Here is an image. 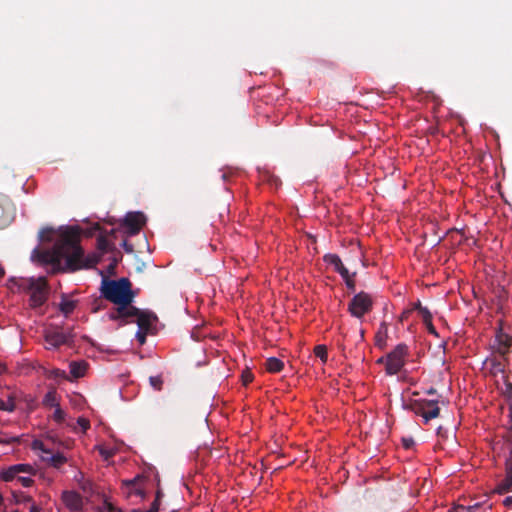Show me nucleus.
<instances>
[{
	"label": "nucleus",
	"instance_id": "nucleus-1",
	"mask_svg": "<svg viewBox=\"0 0 512 512\" xmlns=\"http://www.w3.org/2000/svg\"><path fill=\"white\" fill-rule=\"evenodd\" d=\"M31 258L41 264L50 265L53 273L91 268L99 261L95 255L84 257L80 246V231L76 227L62 230L51 249L35 248Z\"/></svg>",
	"mask_w": 512,
	"mask_h": 512
},
{
	"label": "nucleus",
	"instance_id": "nucleus-2",
	"mask_svg": "<svg viewBox=\"0 0 512 512\" xmlns=\"http://www.w3.org/2000/svg\"><path fill=\"white\" fill-rule=\"evenodd\" d=\"M100 290L103 297L116 306L119 304H131L136 296L132 290L130 280L125 277L117 280L103 278Z\"/></svg>",
	"mask_w": 512,
	"mask_h": 512
},
{
	"label": "nucleus",
	"instance_id": "nucleus-3",
	"mask_svg": "<svg viewBox=\"0 0 512 512\" xmlns=\"http://www.w3.org/2000/svg\"><path fill=\"white\" fill-rule=\"evenodd\" d=\"M18 291L29 294V306L36 309L45 304L48 298V284L44 277L10 280Z\"/></svg>",
	"mask_w": 512,
	"mask_h": 512
},
{
	"label": "nucleus",
	"instance_id": "nucleus-4",
	"mask_svg": "<svg viewBox=\"0 0 512 512\" xmlns=\"http://www.w3.org/2000/svg\"><path fill=\"white\" fill-rule=\"evenodd\" d=\"M407 409L421 416L424 423L437 418L440 415V408L437 400L415 399L411 400L407 405Z\"/></svg>",
	"mask_w": 512,
	"mask_h": 512
},
{
	"label": "nucleus",
	"instance_id": "nucleus-5",
	"mask_svg": "<svg viewBox=\"0 0 512 512\" xmlns=\"http://www.w3.org/2000/svg\"><path fill=\"white\" fill-rule=\"evenodd\" d=\"M408 352V347L405 344H398L386 358H380L379 363L385 361V370L388 375L397 374L405 364V357Z\"/></svg>",
	"mask_w": 512,
	"mask_h": 512
},
{
	"label": "nucleus",
	"instance_id": "nucleus-6",
	"mask_svg": "<svg viewBox=\"0 0 512 512\" xmlns=\"http://www.w3.org/2000/svg\"><path fill=\"white\" fill-rule=\"evenodd\" d=\"M74 337L73 328L64 329L59 326L52 327L45 331V342L52 348H59L62 345H69Z\"/></svg>",
	"mask_w": 512,
	"mask_h": 512
},
{
	"label": "nucleus",
	"instance_id": "nucleus-7",
	"mask_svg": "<svg viewBox=\"0 0 512 512\" xmlns=\"http://www.w3.org/2000/svg\"><path fill=\"white\" fill-rule=\"evenodd\" d=\"M373 308V300L370 294L361 291L354 295L348 304V311L353 317L361 319Z\"/></svg>",
	"mask_w": 512,
	"mask_h": 512
},
{
	"label": "nucleus",
	"instance_id": "nucleus-8",
	"mask_svg": "<svg viewBox=\"0 0 512 512\" xmlns=\"http://www.w3.org/2000/svg\"><path fill=\"white\" fill-rule=\"evenodd\" d=\"M140 309L131 304H119L110 313L109 319L113 321L120 320V325L129 323L130 318H137Z\"/></svg>",
	"mask_w": 512,
	"mask_h": 512
},
{
	"label": "nucleus",
	"instance_id": "nucleus-9",
	"mask_svg": "<svg viewBox=\"0 0 512 512\" xmlns=\"http://www.w3.org/2000/svg\"><path fill=\"white\" fill-rule=\"evenodd\" d=\"M145 216L141 212H129L123 221V225L128 229V234L135 235L139 233L145 224Z\"/></svg>",
	"mask_w": 512,
	"mask_h": 512
},
{
	"label": "nucleus",
	"instance_id": "nucleus-10",
	"mask_svg": "<svg viewBox=\"0 0 512 512\" xmlns=\"http://www.w3.org/2000/svg\"><path fill=\"white\" fill-rule=\"evenodd\" d=\"M62 500L66 507L71 511H79L82 509V497L75 491H65L62 494Z\"/></svg>",
	"mask_w": 512,
	"mask_h": 512
},
{
	"label": "nucleus",
	"instance_id": "nucleus-11",
	"mask_svg": "<svg viewBox=\"0 0 512 512\" xmlns=\"http://www.w3.org/2000/svg\"><path fill=\"white\" fill-rule=\"evenodd\" d=\"M11 220L10 200L7 196L0 194V229L6 227Z\"/></svg>",
	"mask_w": 512,
	"mask_h": 512
},
{
	"label": "nucleus",
	"instance_id": "nucleus-12",
	"mask_svg": "<svg viewBox=\"0 0 512 512\" xmlns=\"http://www.w3.org/2000/svg\"><path fill=\"white\" fill-rule=\"evenodd\" d=\"M157 320L155 313L148 310H140L136 318V323L141 331L148 332L152 323Z\"/></svg>",
	"mask_w": 512,
	"mask_h": 512
},
{
	"label": "nucleus",
	"instance_id": "nucleus-13",
	"mask_svg": "<svg viewBox=\"0 0 512 512\" xmlns=\"http://www.w3.org/2000/svg\"><path fill=\"white\" fill-rule=\"evenodd\" d=\"M41 457L44 462L56 469H60L68 461L63 453L57 452L54 454L51 450Z\"/></svg>",
	"mask_w": 512,
	"mask_h": 512
},
{
	"label": "nucleus",
	"instance_id": "nucleus-14",
	"mask_svg": "<svg viewBox=\"0 0 512 512\" xmlns=\"http://www.w3.org/2000/svg\"><path fill=\"white\" fill-rule=\"evenodd\" d=\"M324 261L330 265L334 266V269L337 273L341 275V277L348 276V269L343 265L340 257L337 254H326L324 256Z\"/></svg>",
	"mask_w": 512,
	"mask_h": 512
},
{
	"label": "nucleus",
	"instance_id": "nucleus-15",
	"mask_svg": "<svg viewBox=\"0 0 512 512\" xmlns=\"http://www.w3.org/2000/svg\"><path fill=\"white\" fill-rule=\"evenodd\" d=\"M512 491V462L506 469V477L500 483L497 484L495 492L498 494H505Z\"/></svg>",
	"mask_w": 512,
	"mask_h": 512
},
{
	"label": "nucleus",
	"instance_id": "nucleus-16",
	"mask_svg": "<svg viewBox=\"0 0 512 512\" xmlns=\"http://www.w3.org/2000/svg\"><path fill=\"white\" fill-rule=\"evenodd\" d=\"M388 337V327L385 322L380 324V327L375 335V345L379 348H383L386 344Z\"/></svg>",
	"mask_w": 512,
	"mask_h": 512
},
{
	"label": "nucleus",
	"instance_id": "nucleus-17",
	"mask_svg": "<svg viewBox=\"0 0 512 512\" xmlns=\"http://www.w3.org/2000/svg\"><path fill=\"white\" fill-rule=\"evenodd\" d=\"M42 405L45 408H55L59 406L60 404L57 392L55 390L48 391L42 400Z\"/></svg>",
	"mask_w": 512,
	"mask_h": 512
},
{
	"label": "nucleus",
	"instance_id": "nucleus-18",
	"mask_svg": "<svg viewBox=\"0 0 512 512\" xmlns=\"http://www.w3.org/2000/svg\"><path fill=\"white\" fill-rule=\"evenodd\" d=\"M142 480H143L142 476L137 475L136 477H134L131 480H125L123 482V484L125 486H127V488L129 489V491H128L129 494H131L133 492L136 495L143 496V490L137 486L138 483Z\"/></svg>",
	"mask_w": 512,
	"mask_h": 512
},
{
	"label": "nucleus",
	"instance_id": "nucleus-19",
	"mask_svg": "<svg viewBox=\"0 0 512 512\" xmlns=\"http://www.w3.org/2000/svg\"><path fill=\"white\" fill-rule=\"evenodd\" d=\"M76 305L77 301L68 299L63 296L61 302L59 303V309L66 317H68L74 311Z\"/></svg>",
	"mask_w": 512,
	"mask_h": 512
},
{
	"label": "nucleus",
	"instance_id": "nucleus-20",
	"mask_svg": "<svg viewBox=\"0 0 512 512\" xmlns=\"http://www.w3.org/2000/svg\"><path fill=\"white\" fill-rule=\"evenodd\" d=\"M265 367L270 373H278L283 370L284 363L276 357H270L266 360Z\"/></svg>",
	"mask_w": 512,
	"mask_h": 512
},
{
	"label": "nucleus",
	"instance_id": "nucleus-21",
	"mask_svg": "<svg viewBox=\"0 0 512 512\" xmlns=\"http://www.w3.org/2000/svg\"><path fill=\"white\" fill-rule=\"evenodd\" d=\"M87 368V364L85 362H71L70 363V373L75 378H80L84 376Z\"/></svg>",
	"mask_w": 512,
	"mask_h": 512
},
{
	"label": "nucleus",
	"instance_id": "nucleus-22",
	"mask_svg": "<svg viewBox=\"0 0 512 512\" xmlns=\"http://www.w3.org/2000/svg\"><path fill=\"white\" fill-rule=\"evenodd\" d=\"M16 409L15 399L9 395L7 400L0 398V411L13 412Z\"/></svg>",
	"mask_w": 512,
	"mask_h": 512
},
{
	"label": "nucleus",
	"instance_id": "nucleus-23",
	"mask_svg": "<svg viewBox=\"0 0 512 512\" xmlns=\"http://www.w3.org/2000/svg\"><path fill=\"white\" fill-rule=\"evenodd\" d=\"M54 233H55V231L51 227L42 228L38 234L39 240L43 241V242L44 241L50 242L53 240Z\"/></svg>",
	"mask_w": 512,
	"mask_h": 512
},
{
	"label": "nucleus",
	"instance_id": "nucleus-24",
	"mask_svg": "<svg viewBox=\"0 0 512 512\" xmlns=\"http://www.w3.org/2000/svg\"><path fill=\"white\" fill-rule=\"evenodd\" d=\"M17 477H19L18 473L14 470L13 466L8 467L7 469H5L1 472V478L5 482H9L14 479H17Z\"/></svg>",
	"mask_w": 512,
	"mask_h": 512
},
{
	"label": "nucleus",
	"instance_id": "nucleus-25",
	"mask_svg": "<svg viewBox=\"0 0 512 512\" xmlns=\"http://www.w3.org/2000/svg\"><path fill=\"white\" fill-rule=\"evenodd\" d=\"M314 354L321 359L323 363L327 362L328 353H327V347L325 345H317L314 348Z\"/></svg>",
	"mask_w": 512,
	"mask_h": 512
},
{
	"label": "nucleus",
	"instance_id": "nucleus-26",
	"mask_svg": "<svg viewBox=\"0 0 512 512\" xmlns=\"http://www.w3.org/2000/svg\"><path fill=\"white\" fill-rule=\"evenodd\" d=\"M97 248L98 250H100L102 253H105L107 252L110 248H109V241L107 239L106 236L104 235H100L98 238H97Z\"/></svg>",
	"mask_w": 512,
	"mask_h": 512
},
{
	"label": "nucleus",
	"instance_id": "nucleus-27",
	"mask_svg": "<svg viewBox=\"0 0 512 512\" xmlns=\"http://www.w3.org/2000/svg\"><path fill=\"white\" fill-rule=\"evenodd\" d=\"M14 470L19 473L34 474L35 469L29 464H16L13 465Z\"/></svg>",
	"mask_w": 512,
	"mask_h": 512
},
{
	"label": "nucleus",
	"instance_id": "nucleus-28",
	"mask_svg": "<svg viewBox=\"0 0 512 512\" xmlns=\"http://www.w3.org/2000/svg\"><path fill=\"white\" fill-rule=\"evenodd\" d=\"M0 444H14L19 443L20 438L18 436H7L6 433L0 431Z\"/></svg>",
	"mask_w": 512,
	"mask_h": 512
},
{
	"label": "nucleus",
	"instance_id": "nucleus-29",
	"mask_svg": "<svg viewBox=\"0 0 512 512\" xmlns=\"http://www.w3.org/2000/svg\"><path fill=\"white\" fill-rule=\"evenodd\" d=\"M52 418L57 423H63L66 418V413L64 410L61 409L60 405L55 407L54 413L52 415Z\"/></svg>",
	"mask_w": 512,
	"mask_h": 512
},
{
	"label": "nucleus",
	"instance_id": "nucleus-30",
	"mask_svg": "<svg viewBox=\"0 0 512 512\" xmlns=\"http://www.w3.org/2000/svg\"><path fill=\"white\" fill-rule=\"evenodd\" d=\"M150 385L157 391L162 390L163 387V379L161 376H150L149 377Z\"/></svg>",
	"mask_w": 512,
	"mask_h": 512
},
{
	"label": "nucleus",
	"instance_id": "nucleus-31",
	"mask_svg": "<svg viewBox=\"0 0 512 512\" xmlns=\"http://www.w3.org/2000/svg\"><path fill=\"white\" fill-rule=\"evenodd\" d=\"M163 496H164V494H163L162 490L160 488H158L156 491L155 499L150 505V507L155 508V510L157 512H159V508H160L161 500H162Z\"/></svg>",
	"mask_w": 512,
	"mask_h": 512
},
{
	"label": "nucleus",
	"instance_id": "nucleus-32",
	"mask_svg": "<svg viewBox=\"0 0 512 512\" xmlns=\"http://www.w3.org/2000/svg\"><path fill=\"white\" fill-rule=\"evenodd\" d=\"M15 503L22 504V503H30L32 502V498L29 495H26L24 493L13 494Z\"/></svg>",
	"mask_w": 512,
	"mask_h": 512
},
{
	"label": "nucleus",
	"instance_id": "nucleus-33",
	"mask_svg": "<svg viewBox=\"0 0 512 512\" xmlns=\"http://www.w3.org/2000/svg\"><path fill=\"white\" fill-rule=\"evenodd\" d=\"M355 275H356V272H354L353 274H350L348 272V276L342 277L345 281L347 288L351 291L355 290V281L353 279L355 277Z\"/></svg>",
	"mask_w": 512,
	"mask_h": 512
},
{
	"label": "nucleus",
	"instance_id": "nucleus-34",
	"mask_svg": "<svg viewBox=\"0 0 512 512\" xmlns=\"http://www.w3.org/2000/svg\"><path fill=\"white\" fill-rule=\"evenodd\" d=\"M77 425L83 432H86L90 428V421L85 417H79L77 419Z\"/></svg>",
	"mask_w": 512,
	"mask_h": 512
},
{
	"label": "nucleus",
	"instance_id": "nucleus-35",
	"mask_svg": "<svg viewBox=\"0 0 512 512\" xmlns=\"http://www.w3.org/2000/svg\"><path fill=\"white\" fill-rule=\"evenodd\" d=\"M458 508H461L462 512H476L481 509V505L479 503H475L474 505H458Z\"/></svg>",
	"mask_w": 512,
	"mask_h": 512
},
{
	"label": "nucleus",
	"instance_id": "nucleus-36",
	"mask_svg": "<svg viewBox=\"0 0 512 512\" xmlns=\"http://www.w3.org/2000/svg\"><path fill=\"white\" fill-rule=\"evenodd\" d=\"M32 448H33L34 450H40V451L42 452V455H45V454H46V453H48V452H49V450H50V449H47V448L44 446L43 442H42V441H40V440H35V441H33Z\"/></svg>",
	"mask_w": 512,
	"mask_h": 512
},
{
	"label": "nucleus",
	"instance_id": "nucleus-37",
	"mask_svg": "<svg viewBox=\"0 0 512 512\" xmlns=\"http://www.w3.org/2000/svg\"><path fill=\"white\" fill-rule=\"evenodd\" d=\"M419 313H420V315L422 317V320H423L424 324L432 320V314H431V312L429 311V309L427 307L420 308V312Z\"/></svg>",
	"mask_w": 512,
	"mask_h": 512
},
{
	"label": "nucleus",
	"instance_id": "nucleus-38",
	"mask_svg": "<svg viewBox=\"0 0 512 512\" xmlns=\"http://www.w3.org/2000/svg\"><path fill=\"white\" fill-rule=\"evenodd\" d=\"M244 385H248L253 380V374L250 370H244L241 375Z\"/></svg>",
	"mask_w": 512,
	"mask_h": 512
},
{
	"label": "nucleus",
	"instance_id": "nucleus-39",
	"mask_svg": "<svg viewBox=\"0 0 512 512\" xmlns=\"http://www.w3.org/2000/svg\"><path fill=\"white\" fill-rule=\"evenodd\" d=\"M17 481L23 486V487H30L33 484V479L30 477H24L19 476L17 477Z\"/></svg>",
	"mask_w": 512,
	"mask_h": 512
},
{
	"label": "nucleus",
	"instance_id": "nucleus-40",
	"mask_svg": "<svg viewBox=\"0 0 512 512\" xmlns=\"http://www.w3.org/2000/svg\"><path fill=\"white\" fill-rule=\"evenodd\" d=\"M425 326H426V328H427V330H428V332H429L430 334H433V335H435V336H438V333H437L436 328L434 327V325H433V323H432V320H431V321H429V322H427V323H425Z\"/></svg>",
	"mask_w": 512,
	"mask_h": 512
},
{
	"label": "nucleus",
	"instance_id": "nucleus-41",
	"mask_svg": "<svg viewBox=\"0 0 512 512\" xmlns=\"http://www.w3.org/2000/svg\"><path fill=\"white\" fill-rule=\"evenodd\" d=\"M402 442H403V446L406 449H409V448H411L414 445L413 438H403Z\"/></svg>",
	"mask_w": 512,
	"mask_h": 512
},
{
	"label": "nucleus",
	"instance_id": "nucleus-42",
	"mask_svg": "<svg viewBox=\"0 0 512 512\" xmlns=\"http://www.w3.org/2000/svg\"><path fill=\"white\" fill-rule=\"evenodd\" d=\"M146 333H147V332L141 331V330L139 329V331H138V332H137V334H136V337H137L138 341H139L141 344H143V343L145 342V340H146Z\"/></svg>",
	"mask_w": 512,
	"mask_h": 512
},
{
	"label": "nucleus",
	"instance_id": "nucleus-43",
	"mask_svg": "<svg viewBox=\"0 0 512 512\" xmlns=\"http://www.w3.org/2000/svg\"><path fill=\"white\" fill-rule=\"evenodd\" d=\"M122 246L126 250V252H128V253L133 252V247L130 244H128V242L126 240L123 241Z\"/></svg>",
	"mask_w": 512,
	"mask_h": 512
},
{
	"label": "nucleus",
	"instance_id": "nucleus-44",
	"mask_svg": "<svg viewBox=\"0 0 512 512\" xmlns=\"http://www.w3.org/2000/svg\"><path fill=\"white\" fill-rule=\"evenodd\" d=\"M503 504L507 507H512V496H508L504 499Z\"/></svg>",
	"mask_w": 512,
	"mask_h": 512
},
{
	"label": "nucleus",
	"instance_id": "nucleus-45",
	"mask_svg": "<svg viewBox=\"0 0 512 512\" xmlns=\"http://www.w3.org/2000/svg\"><path fill=\"white\" fill-rule=\"evenodd\" d=\"M131 512H157L155 508H149L148 510L133 509Z\"/></svg>",
	"mask_w": 512,
	"mask_h": 512
},
{
	"label": "nucleus",
	"instance_id": "nucleus-46",
	"mask_svg": "<svg viewBox=\"0 0 512 512\" xmlns=\"http://www.w3.org/2000/svg\"><path fill=\"white\" fill-rule=\"evenodd\" d=\"M29 512H40V508L33 503L30 507Z\"/></svg>",
	"mask_w": 512,
	"mask_h": 512
},
{
	"label": "nucleus",
	"instance_id": "nucleus-47",
	"mask_svg": "<svg viewBox=\"0 0 512 512\" xmlns=\"http://www.w3.org/2000/svg\"><path fill=\"white\" fill-rule=\"evenodd\" d=\"M447 512H462L461 508H458V505L449 509Z\"/></svg>",
	"mask_w": 512,
	"mask_h": 512
},
{
	"label": "nucleus",
	"instance_id": "nucleus-48",
	"mask_svg": "<svg viewBox=\"0 0 512 512\" xmlns=\"http://www.w3.org/2000/svg\"><path fill=\"white\" fill-rule=\"evenodd\" d=\"M420 308H425L424 306L421 305V303L418 301L415 306H414V309L418 310V312H420Z\"/></svg>",
	"mask_w": 512,
	"mask_h": 512
},
{
	"label": "nucleus",
	"instance_id": "nucleus-49",
	"mask_svg": "<svg viewBox=\"0 0 512 512\" xmlns=\"http://www.w3.org/2000/svg\"><path fill=\"white\" fill-rule=\"evenodd\" d=\"M507 392H508L509 396L512 397V384L511 383L507 385Z\"/></svg>",
	"mask_w": 512,
	"mask_h": 512
},
{
	"label": "nucleus",
	"instance_id": "nucleus-50",
	"mask_svg": "<svg viewBox=\"0 0 512 512\" xmlns=\"http://www.w3.org/2000/svg\"><path fill=\"white\" fill-rule=\"evenodd\" d=\"M426 393H427L428 395H433V394H435V393H436V389H435V388H430V389H428V390L426 391Z\"/></svg>",
	"mask_w": 512,
	"mask_h": 512
},
{
	"label": "nucleus",
	"instance_id": "nucleus-51",
	"mask_svg": "<svg viewBox=\"0 0 512 512\" xmlns=\"http://www.w3.org/2000/svg\"><path fill=\"white\" fill-rule=\"evenodd\" d=\"M5 275L4 268L0 265V278H2Z\"/></svg>",
	"mask_w": 512,
	"mask_h": 512
},
{
	"label": "nucleus",
	"instance_id": "nucleus-52",
	"mask_svg": "<svg viewBox=\"0 0 512 512\" xmlns=\"http://www.w3.org/2000/svg\"><path fill=\"white\" fill-rule=\"evenodd\" d=\"M407 315H408V312H403L402 315H401L400 320L403 321V319L406 318Z\"/></svg>",
	"mask_w": 512,
	"mask_h": 512
},
{
	"label": "nucleus",
	"instance_id": "nucleus-53",
	"mask_svg": "<svg viewBox=\"0 0 512 512\" xmlns=\"http://www.w3.org/2000/svg\"><path fill=\"white\" fill-rule=\"evenodd\" d=\"M3 503V497H2V494L0 493V506L2 505Z\"/></svg>",
	"mask_w": 512,
	"mask_h": 512
},
{
	"label": "nucleus",
	"instance_id": "nucleus-54",
	"mask_svg": "<svg viewBox=\"0 0 512 512\" xmlns=\"http://www.w3.org/2000/svg\"><path fill=\"white\" fill-rule=\"evenodd\" d=\"M12 512H20V511H18V510H14V511H12Z\"/></svg>",
	"mask_w": 512,
	"mask_h": 512
}]
</instances>
